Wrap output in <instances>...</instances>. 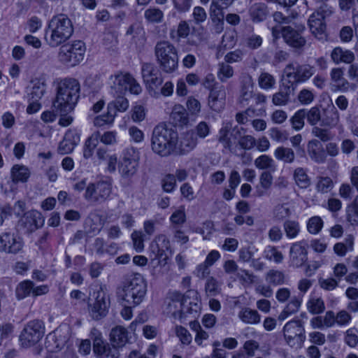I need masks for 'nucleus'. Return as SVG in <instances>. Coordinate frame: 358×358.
<instances>
[{
	"mask_svg": "<svg viewBox=\"0 0 358 358\" xmlns=\"http://www.w3.org/2000/svg\"><path fill=\"white\" fill-rule=\"evenodd\" d=\"M170 221L173 224L182 225L186 221V215L184 206L179 207L170 217Z\"/></svg>",
	"mask_w": 358,
	"mask_h": 358,
	"instance_id": "59",
	"label": "nucleus"
},
{
	"mask_svg": "<svg viewBox=\"0 0 358 358\" xmlns=\"http://www.w3.org/2000/svg\"><path fill=\"white\" fill-rule=\"evenodd\" d=\"M123 95L116 94L115 96H116L115 99L108 104L107 109L115 117L117 115V112H125L129 108V101Z\"/></svg>",
	"mask_w": 358,
	"mask_h": 358,
	"instance_id": "31",
	"label": "nucleus"
},
{
	"mask_svg": "<svg viewBox=\"0 0 358 358\" xmlns=\"http://www.w3.org/2000/svg\"><path fill=\"white\" fill-rule=\"evenodd\" d=\"M226 91L224 86H216L210 92L208 99L209 107L215 112L221 111L225 106Z\"/></svg>",
	"mask_w": 358,
	"mask_h": 358,
	"instance_id": "22",
	"label": "nucleus"
},
{
	"mask_svg": "<svg viewBox=\"0 0 358 358\" xmlns=\"http://www.w3.org/2000/svg\"><path fill=\"white\" fill-rule=\"evenodd\" d=\"M324 221L320 216H313L308 219L306 224L307 231L313 235L318 234L322 229Z\"/></svg>",
	"mask_w": 358,
	"mask_h": 358,
	"instance_id": "47",
	"label": "nucleus"
},
{
	"mask_svg": "<svg viewBox=\"0 0 358 358\" xmlns=\"http://www.w3.org/2000/svg\"><path fill=\"white\" fill-rule=\"evenodd\" d=\"M294 90V87L283 84L280 90L273 95V103L275 106L286 105L289 101L290 94Z\"/></svg>",
	"mask_w": 358,
	"mask_h": 358,
	"instance_id": "28",
	"label": "nucleus"
},
{
	"mask_svg": "<svg viewBox=\"0 0 358 358\" xmlns=\"http://www.w3.org/2000/svg\"><path fill=\"white\" fill-rule=\"evenodd\" d=\"M110 303L109 295L101 288L96 292L94 303L90 308L91 317L95 320H99L106 317L108 312Z\"/></svg>",
	"mask_w": 358,
	"mask_h": 358,
	"instance_id": "12",
	"label": "nucleus"
},
{
	"mask_svg": "<svg viewBox=\"0 0 358 358\" xmlns=\"http://www.w3.org/2000/svg\"><path fill=\"white\" fill-rule=\"evenodd\" d=\"M355 237L352 234L345 236L343 242L336 243L333 248L334 252L339 257H344L348 252L354 250Z\"/></svg>",
	"mask_w": 358,
	"mask_h": 358,
	"instance_id": "32",
	"label": "nucleus"
},
{
	"mask_svg": "<svg viewBox=\"0 0 358 358\" xmlns=\"http://www.w3.org/2000/svg\"><path fill=\"white\" fill-rule=\"evenodd\" d=\"M296 29L291 26L283 27L281 29L282 36L285 41L291 47L294 48H303L306 41L301 36V33L304 31L305 27L302 24L296 26Z\"/></svg>",
	"mask_w": 358,
	"mask_h": 358,
	"instance_id": "13",
	"label": "nucleus"
},
{
	"mask_svg": "<svg viewBox=\"0 0 358 358\" xmlns=\"http://www.w3.org/2000/svg\"><path fill=\"white\" fill-rule=\"evenodd\" d=\"M109 340L111 345L120 352L129 342V332L124 327L117 325L110 330Z\"/></svg>",
	"mask_w": 358,
	"mask_h": 358,
	"instance_id": "23",
	"label": "nucleus"
},
{
	"mask_svg": "<svg viewBox=\"0 0 358 358\" xmlns=\"http://www.w3.org/2000/svg\"><path fill=\"white\" fill-rule=\"evenodd\" d=\"M274 157L284 163L291 164L294 161L295 153L294 150L287 147L280 146L274 151Z\"/></svg>",
	"mask_w": 358,
	"mask_h": 358,
	"instance_id": "37",
	"label": "nucleus"
},
{
	"mask_svg": "<svg viewBox=\"0 0 358 358\" xmlns=\"http://www.w3.org/2000/svg\"><path fill=\"white\" fill-rule=\"evenodd\" d=\"M303 301V295L294 296L278 316L279 320H285L289 315L299 311Z\"/></svg>",
	"mask_w": 358,
	"mask_h": 358,
	"instance_id": "27",
	"label": "nucleus"
},
{
	"mask_svg": "<svg viewBox=\"0 0 358 358\" xmlns=\"http://www.w3.org/2000/svg\"><path fill=\"white\" fill-rule=\"evenodd\" d=\"M32 87L29 93L30 99L39 101L44 95L46 90V84L41 79H34L31 81Z\"/></svg>",
	"mask_w": 358,
	"mask_h": 358,
	"instance_id": "38",
	"label": "nucleus"
},
{
	"mask_svg": "<svg viewBox=\"0 0 358 358\" xmlns=\"http://www.w3.org/2000/svg\"><path fill=\"white\" fill-rule=\"evenodd\" d=\"M178 143V134L174 129L164 124L154 128L151 136V149L155 154L162 157L176 155Z\"/></svg>",
	"mask_w": 358,
	"mask_h": 358,
	"instance_id": "1",
	"label": "nucleus"
},
{
	"mask_svg": "<svg viewBox=\"0 0 358 358\" xmlns=\"http://www.w3.org/2000/svg\"><path fill=\"white\" fill-rule=\"evenodd\" d=\"M255 165L259 169H267L274 172L276 169L274 160L269 156L263 155L255 160Z\"/></svg>",
	"mask_w": 358,
	"mask_h": 358,
	"instance_id": "45",
	"label": "nucleus"
},
{
	"mask_svg": "<svg viewBox=\"0 0 358 358\" xmlns=\"http://www.w3.org/2000/svg\"><path fill=\"white\" fill-rule=\"evenodd\" d=\"M250 12L253 20L257 22L265 20L268 13L267 6L264 3H255L251 6Z\"/></svg>",
	"mask_w": 358,
	"mask_h": 358,
	"instance_id": "41",
	"label": "nucleus"
},
{
	"mask_svg": "<svg viewBox=\"0 0 358 358\" xmlns=\"http://www.w3.org/2000/svg\"><path fill=\"white\" fill-rule=\"evenodd\" d=\"M205 290L209 296H214L219 294L220 288L217 280L213 277L208 278L205 285Z\"/></svg>",
	"mask_w": 358,
	"mask_h": 358,
	"instance_id": "57",
	"label": "nucleus"
},
{
	"mask_svg": "<svg viewBox=\"0 0 358 358\" xmlns=\"http://www.w3.org/2000/svg\"><path fill=\"white\" fill-rule=\"evenodd\" d=\"M308 27L312 34L319 40H324L327 37L324 16L322 13H313L308 19Z\"/></svg>",
	"mask_w": 358,
	"mask_h": 358,
	"instance_id": "17",
	"label": "nucleus"
},
{
	"mask_svg": "<svg viewBox=\"0 0 358 358\" xmlns=\"http://www.w3.org/2000/svg\"><path fill=\"white\" fill-rule=\"evenodd\" d=\"M144 16L150 22L159 23L163 20L164 14L159 8H150L145 11Z\"/></svg>",
	"mask_w": 358,
	"mask_h": 358,
	"instance_id": "53",
	"label": "nucleus"
},
{
	"mask_svg": "<svg viewBox=\"0 0 358 358\" xmlns=\"http://www.w3.org/2000/svg\"><path fill=\"white\" fill-rule=\"evenodd\" d=\"M290 263L294 267L303 266L308 259V251L306 243L299 241L293 243L289 250Z\"/></svg>",
	"mask_w": 358,
	"mask_h": 358,
	"instance_id": "18",
	"label": "nucleus"
},
{
	"mask_svg": "<svg viewBox=\"0 0 358 358\" xmlns=\"http://www.w3.org/2000/svg\"><path fill=\"white\" fill-rule=\"evenodd\" d=\"M197 137L193 131L183 134L176 145V155H185L192 151L197 145Z\"/></svg>",
	"mask_w": 358,
	"mask_h": 358,
	"instance_id": "24",
	"label": "nucleus"
},
{
	"mask_svg": "<svg viewBox=\"0 0 358 358\" xmlns=\"http://www.w3.org/2000/svg\"><path fill=\"white\" fill-rule=\"evenodd\" d=\"M184 296L185 295L182 293L173 291L169 292L165 300L167 313L171 314L175 318L179 319L180 309L183 306Z\"/></svg>",
	"mask_w": 358,
	"mask_h": 358,
	"instance_id": "21",
	"label": "nucleus"
},
{
	"mask_svg": "<svg viewBox=\"0 0 358 358\" xmlns=\"http://www.w3.org/2000/svg\"><path fill=\"white\" fill-rule=\"evenodd\" d=\"M86 47L82 41H74L63 45L58 54L59 60L69 66H74L84 59Z\"/></svg>",
	"mask_w": 358,
	"mask_h": 358,
	"instance_id": "9",
	"label": "nucleus"
},
{
	"mask_svg": "<svg viewBox=\"0 0 358 358\" xmlns=\"http://www.w3.org/2000/svg\"><path fill=\"white\" fill-rule=\"evenodd\" d=\"M305 115L308 122L312 126H316L318 123L320 124L322 114L318 107L314 106L310 109H305Z\"/></svg>",
	"mask_w": 358,
	"mask_h": 358,
	"instance_id": "50",
	"label": "nucleus"
},
{
	"mask_svg": "<svg viewBox=\"0 0 358 358\" xmlns=\"http://www.w3.org/2000/svg\"><path fill=\"white\" fill-rule=\"evenodd\" d=\"M258 83L261 88L268 90L273 87L275 80L270 73L264 72L259 76Z\"/></svg>",
	"mask_w": 358,
	"mask_h": 358,
	"instance_id": "58",
	"label": "nucleus"
},
{
	"mask_svg": "<svg viewBox=\"0 0 358 358\" xmlns=\"http://www.w3.org/2000/svg\"><path fill=\"white\" fill-rule=\"evenodd\" d=\"M338 280L334 278H320L318 284L320 287L326 291H332L338 286Z\"/></svg>",
	"mask_w": 358,
	"mask_h": 358,
	"instance_id": "61",
	"label": "nucleus"
},
{
	"mask_svg": "<svg viewBox=\"0 0 358 358\" xmlns=\"http://www.w3.org/2000/svg\"><path fill=\"white\" fill-rule=\"evenodd\" d=\"M139 153L135 148L132 147L125 148L122 153L120 162H138Z\"/></svg>",
	"mask_w": 358,
	"mask_h": 358,
	"instance_id": "56",
	"label": "nucleus"
},
{
	"mask_svg": "<svg viewBox=\"0 0 358 358\" xmlns=\"http://www.w3.org/2000/svg\"><path fill=\"white\" fill-rule=\"evenodd\" d=\"M331 57L334 63L351 64L355 60V55L350 50H344L340 47L335 48L331 54Z\"/></svg>",
	"mask_w": 358,
	"mask_h": 358,
	"instance_id": "29",
	"label": "nucleus"
},
{
	"mask_svg": "<svg viewBox=\"0 0 358 358\" xmlns=\"http://www.w3.org/2000/svg\"><path fill=\"white\" fill-rule=\"evenodd\" d=\"M307 308L310 313L317 315L324 312L325 305L322 298L312 297L307 303Z\"/></svg>",
	"mask_w": 358,
	"mask_h": 358,
	"instance_id": "48",
	"label": "nucleus"
},
{
	"mask_svg": "<svg viewBox=\"0 0 358 358\" xmlns=\"http://www.w3.org/2000/svg\"><path fill=\"white\" fill-rule=\"evenodd\" d=\"M238 318L245 324H257L260 322L261 316L256 310L243 308L238 313Z\"/></svg>",
	"mask_w": 358,
	"mask_h": 358,
	"instance_id": "33",
	"label": "nucleus"
},
{
	"mask_svg": "<svg viewBox=\"0 0 358 358\" xmlns=\"http://www.w3.org/2000/svg\"><path fill=\"white\" fill-rule=\"evenodd\" d=\"M305 114V108L300 109L290 118L292 127L294 130L299 131L303 127Z\"/></svg>",
	"mask_w": 358,
	"mask_h": 358,
	"instance_id": "52",
	"label": "nucleus"
},
{
	"mask_svg": "<svg viewBox=\"0 0 358 358\" xmlns=\"http://www.w3.org/2000/svg\"><path fill=\"white\" fill-rule=\"evenodd\" d=\"M13 181L15 183L18 182H26L30 176V172L24 166L15 165L11 170Z\"/></svg>",
	"mask_w": 358,
	"mask_h": 358,
	"instance_id": "42",
	"label": "nucleus"
},
{
	"mask_svg": "<svg viewBox=\"0 0 358 358\" xmlns=\"http://www.w3.org/2000/svg\"><path fill=\"white\" fill-rule=\"evenodd\" d=\"M110 93L113 96L124 94L129 90L131 94H139L142 88L135 78L129 73L118 71L109 78Z\"/></svg>",
	"mask_w": 358,
	"mask_h": 358,
	"instance_id": "6",
	"label": "nucleus"
},
{
	"mask_svg": "<svg viewBox=\"0 0 358 358\" xmlns=\"http://www.w3.org/2000/svg\"><path fill=\"white\" fill-rule=\"evenodd\" d=\"M293 177L296 185L301 189H306L310 185V178L307 173V170L304 168L298 167L295 169Z\"/></svg>",
	"mask_w": 358,
	"mask_h": 358,
	"instance_id": "36",
	"label": "nucleus"
},
{
	"mask_svg": "<svg viewBox=\"0 0 358 358\" xmlns=\"http://www.w3.org/2000/svg\"><path fill=\"white\" fill-rule=\"evenodd\" d=\"M285 280V274L280 271L270 270L266 275V280L273 285H282Z\"/></svg>",
	"mask_w": 358,
	"mask_h": 358,
	"instance_id": "49",
	"label": "nucleus"
},
{
	"mask_svg": "<svg viewBox=\"0 0 358 358\" xmlns=\"http://www.w3.org/2000/svg\"><path fill=\"white\" fill-rule=\"evenodd\" d=\"M112 192V184L109 181L101 180L90 183L85 189L84 198L90 202L101 203L106 201Z\"/></svg>",
	"mask_w": 358,
	"mask_h": 358,
	"instance_id": "11",
	"label": "nucleus"
},
{
	"mask_svg": "<svg viewBox=\"0 0 358 358\" xmlns=\"http://www.w3.org/2000/svg\"><path fill=\"white\" fill-rule=\"evenodd\" d=\"M265 258L269 261L279 264L283 260V255L274 246H268L264 250Z\"/></svg>",
	"mask_w": 358,
	"mask_h": 358,
	"instance_id": "55",
	"label": "nucleus"
},
{
	"mask_svg": "<svg viewBox=\"0 0 358 358\" xmlns=\"http://www.w3.org/2000/svg\"><path fill=\"white\" fill-rule=\"evenodd\" d=\"M99 141V132L92 134L86 141L83 149V157L85 159H89L93 155L94 150L98 145Z\"/></svg>",
	"mask_w": 358,
	"mask_h": 358,
	"instance_id": "46",
	"label": "nucleus"
},
{
	"mask_svg": "<svg viewBox=\"0 0 358 358\" xmlns=\"http://www.w3.org/2000/svg\"><path fill=\"white\" fill-rule=\"evenodd\" d=\"M339 122V113L335 107L329 110H325L322 114L320 121L321 127H333Z\"/></svg>",
	"mask_w": 358,
	"mask_h": 358,
	"instance_id": "34",
	"label": "nucleus"
},
{
	"mask_svg": "<svg viewBox=\"0 0 358 358\" xmlns=\"http://www.w3.org/2000/svg\"><path fill=\"white\" fill-rule=\"evenodd\" d=\"M93 351L97 358H119L120 356V352L104 340L93 345Z\"/></svg>",
	"mask_w": 358,
	"mask_h": 358,
	"instance_id": "26",
	"label": "nucleus"
},
{
	"mask_svg": "<svg viewBox=\"0 0 358 358\" xmlns=\"http://www.w3.org/2000/svg\"><path fill=\"white\" fill-rule=\"evenodd\" d=\"M234 75V68L226 62H220L217 65V78L222 83H226Z\"/></svg>",
	"mask_w": 358,
	"mask_h": 358,
	"instance_id": "43",
	"label": "nucleus"
},
{
	"mask_svg": "<svg viewBox=\"0 0 358 358\" xmlns=\"http://www.w3.org/2000/svg\"><path fill=\"white\" fill-rule=\"evenodd\" d=\"M284 338L287 344L292 348H301L306 338L303 322L299 320L287 322L283 327Z\"/></svg>",
	"mask_w": 358,
	"mask_h": 358,
	"instance_id": "10",
	"label": "nucleus"
},
{
	"mask_svg": "<svg viewBox=\"0 0 358 358\" xmlns=\"http://www.w3.org/2000/svg\"><path fill=\"white\" fill-rule=\"evenodd\" d=\"M334 187V182L329 177H319L316 184V190L322 194L329 192Z\"/></svg>",
	"mask_w": 358,
	"mask_h": 358,
	"instance_id": "51",
	"label": "nucleus"
},
{
	"mask_svg": "<svg viewBox=\"0 0 358 358\" xmlns=\"http://www.w3.org/2000/svg\"><path fill=\"white\" fill-rule=\"evenodd\" d=\"M163 190L166 192H172L176 186V179L174 175L167 174L162 180Z\"/></svg>",
	"mask_w": 358,
	"mask_h": 358,
	"instance_id": "60",
	"label": "nucleus"
},
{
	"mask_svg": "<svg viewBox=\"0 0 358 358\" xmlns=\"http://www.w3.org/2000/svg\"><path fill=\"white\" fill-rule=\"evenodd\" d=\"M23 242L13 234L4 232L0 235V252L17 254L22 250Z\"/></svg>",
	"mask_w": 358,
	"mask_h": 358,
	"instance_id": "16",
	"label": "nucleus"
},
{
	"mask_svg": "<svg viewBox=\"0 0 358 358\" xmlns=\"http://www.w3.org/2000/svg\"><path fill=\"white\" fill-rule=\"evenodd\" d=\"M147 284L142 275L134 273L129 276L117 291V297L127 305L136 307L145 299Z\"/></svg>",
	"mask_w": 358,
	"mask_h": 358,
	"instance_id": "3",
	"label": "nucleus"
},
{
	"mask_svg": "<svg viewBox=\"0 0 358 358\" xmlns=\"http://www.w3.org/2000/svg\"><path fill=\"white\" fill-rule=\"evenodd\" d=\"M80 85L73 78H65L57 86L55 99L52 103L54 109L72 111L79 98Z\"/></svg>",
	"mask_w": 358,
	"mask_h": 358,
	"instance_id": "4",
	"label": "nucleus"
},
{
	"mask_svg": "<svg viewBox=\"0 0 358 358\" xmlns=\"http://www.w3.org/2000/svg\"><path fill=\"white\" fill-rule=\"evenodd\" d=\"M235 129H232V123L231 122H223L221 129L219 131L218 141L221 143L224 148L230 149L232 145L231 136Z\"/></svg>",
	"mask_w": 358,
	"mask_h": 358,
	"instance_id": "30",
	"label": "nucleus"
},
{
	"mask_svg": "<svg viewBox=\"0 0 358 358\" xmlns=\"http://www.w3.org/2000/svg\"><path fill=\"white\" fill-rule=\"evenodd\" d=\"M138 166V162H120L119 166H118V171L120 174V176L124 178H130L133 176L135 175V173L137 171Z\"/></svg>",
	"mask_w": 358,
	"mask_h": 358,
	"instance_id": "39",
	"label": "nucleus"
},
{
	"mask_svg": "<svg viewBox=\"0 0 358 358\" xmlns=\"http://www.w3.org/2000/svg\"><path fill=\"white\" fill-rule=\"evenodd\" d=\"M169 248L170 242L168 238L164 234H160L150 244V251L151 256H153L154 259H157L160 264L163 262L166 263L167 259L166 251Z\"/></svg>",
	"mask_w": 358,
	"mask_h": 358,
	"instance_id": "15",
	"label": "nucleus"
},
{
	"mask_svg": "<svg viewBox=\"0 0 358 358\" xmlns=\"http://www.w3.org/2000/svg\"><path fill=\"white\" fill-rule=\"evenodd\" d=\"M228 7L224 6L222 1L219 0H213L209 10L210 18L224 17L223 10Z\"/></svg>",
	"mask_w": 358,
	"mask_h": 358,
	"instance_id": "54",
	"label": "nucleus"
},
{
	"mask_svg": "<svg viewBox=\"0 0 358 358\" xmlns=\"http://www.w3.org/2000/svg\"><path fill=\"white\" fill-rule=\"evenodd\" d=\"M33 281L25 280L18 283L15 287V296L18 300H22L29 296H32Z\"/></svg>",
	"mask_w": 358,
	"mask_h": 358,
	"instance_id": "35",
	"label": "nucleus"
},
{
	"mask_svg": "<svg viewBox=\"0 0 358 358\" xmlns=\"http://www.w3.org/2000/svg\"><path fill=\"white\" fill-rule=\"evenodd\" d=\"M44 217L37 210H29L25 213L20 220V224L23 227L24 232L31 234L41 228L44 224Z\"/></svg>",
	"mask_w": 358,
	"mask_h": 358,
	"instance_id": "14",
	"label": "nucleus"
},
{
	"mask_svg": "<svg viewBox=\"0 0 358 358\" xmlns=\"http://www.w3.org/2000/svg\"><path fill=\"white\" fill-rule=\"evenodd\" d=\"M307 152L309 157L314 162L317 164L325 163L327 155L318 140L313 139L308 142Z\"/></svg>",
	"mask_w": 358,
	"mask_h": 358,
	"instance_id": "25",
	"label": "nucleus"
},
{
	"mask_svg": "<svg viewBox=\"0 0 358 358\" xmlns=\"http://www.w3.org/2000/svg\"><path fill=\"white\" fill-rule=\"evenodd\" d=\"M45 324L41 320L28 322L22 330L19 341L23 348H30L38 343L45 334Z\"/></svg>",
	"mask_w": 358,
	"mask_h": 358,
	"instance_id": "7",
	"label": "nucleus"
},
{
	"mask_svg": "<svg viewBox=\"0 0 358 358\" xmlns=\"http://www.w3.org/2000/svg\"><path fill=\"white\" fill-rule=\"evenodd\" d=\"M176 333L181 343L184 345H189L192 341V336L187 329L182 326L176 327Z\"/></svg>",
	"mask_w": 358,
	"mask_h": 358,
	"instance_id": "62",
	"label": "nucleus"
},
{
	"mask_svg": "<svg viewBox=\"0 0 358 358\" xmlns=\"http://www.w3.org/2000/svg\"><path fill=\"white\" fill-rule=\"evenodd\" d=\"M73 31L71 19L65 14H58L49 21L45 31V40L49 46L57 48L66 42Z\"/></svg>",
	"mask_w": 358,
	"mask_h": 358,
	"instance_id": "2",
	"label": "nucleus"
},
{
	"mask_svg": "<svg viewBox=\"0 0 358 358\" xmlns=\"http://www.w3.org/2000/svg\"><path fill=\"white\" fill-rule=\"evenodd\" d=\"M80 134L76 129H69L64 134L63 140L59 143L58 152L62 155L71 152L80 143Z\"/></svg>",
	"mask_w": 358,
	"mask_h": 358,
	"instance_id": "19",
	"label": "nucleus"
},
{
	"mask_svg": "<svg viewBox=\"0 0 358 358\" xmlns=\"http://www.w3.org/2000/svg\"><path fill=\"white\" fill-rule=\"evenodd\" d=\"M315 99L313 92L308 89L301 90L297 96V99L303 105H308L311 103Z\"/></svg>",
	"mask_w": 358,
	"mask_h": 358,
	"instance_id": "63",
	"label": "nucleus"
},
{
	"mask_svg": "<svg viewBox=\"0 0 358 358\" xmlns=\"http://www.w3.org/2000/svg\"><path fill=\"white\" fill-rule=\"evenodd\" d=\"M171 117L176 124L184 125L188 122L187 113L181 105L175 106L171 113Z\"/></svg>",
	"mask_w": 358,
	"mask_h": 358,
	"instance_id": "44",
	"label": "nucleus"
},
{
	"mask_svg": "<svg viewBox=\"0 0 358 358\" xmlns=\"http://www.w3.org/2000/svg\"><path fill=\"white\" fill-rule=\"evenodd\" d=\"M315 67L308 64L291 62L284 69V75L288 83L294 87L299 83L308 80L315 73Z\"/></svg>",
	"mask_w": 358,
	"mask_h": 358,
	"instance_id": "8",
	"label": "nucleus"
},
{
	"mask_svg": "<svg viewBox=\"0 0 358 358\" xmlns=\"http://www.w3.org/2000/svg\"><path fill=\"white\" fill-rule=\"evenodd\" d=\"M283 229L289 239L296 238L301 231L299 222L292 220H287L284 222Z\"/></svg>",
	"mask_w": 358,
	"mask_h": 358,
	"instance_id": "40",
	"label": "nucleus"
},
{
	"mask_svg": "<svg viewBox=\"0 0 358 358\" xmlns=\"http://www.w3.org/2000/svg\"><path fill=\"white\" fill-rule=\"evenodd\" d=\"M254 83L253 79L248 73H244L241 76L240 94L238 103L243 106L248 104L249 101L254 95Z\"/></svg>",
	"mask_w": 358,
	"mask_h": 358,
	"instance_id": "20",
	"label": "nucleus"
},
{
	"mask_svg": "<svg viewBox=\"0 0 358 358\" xmlns=\"http://www.w3.org/2000/svg\"><path fill=\"white\" fill-rule=\"evenodd\" d=\"M155 56L161 70L172 73L178 66V55L176 47L168 41H161L155 47Z\"/></svg>",
	"mask_w": 358,
	"mask_h": 358,
	"instance_id": "5",
	"label": "nucleus"
},
{
	"mask_svg": "<svg viewBox=\"0 0 358 358\" xmlns=\"http://www.w3.org/2000/svg\"><path fill=\"white\" fill-rule=\"evenodd\" d=\"M348 220L352 224L358 223V201L355 202L347 209Z\"/></svg>",
	"mask_w": 358,
	"mask_h": 358,
	"instance_id": "64",
	"label": "nucleus"
}]
</instances>
